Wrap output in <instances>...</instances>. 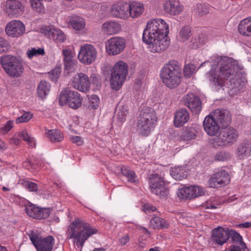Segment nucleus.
<instances>
[{"label":"nucleus","instance_id":"40","mask_svg":"<svg viewBox=\"0 0 251 251\" xmlns=\"http://www.w3.org/2000/svg\"><path fill=\"white\" fill-rule=\"evenodd\" d=\"M191 35V29L189 26H185L182 27L179 33V40L182 42L187 40Z\"/></svg>","mask_w":251,"mask_h":251},{"label":"nucleus","instance_id":"31","mask_svg":"<svg viewBox=\"0 0 251 251\" xmlns=\"http://www.w3.org/2000/svg\"><path fill=\"white\" fill-rule=\"evenodd\" d=\"M69 23L70 25L76 30H81L83 29L85 26V20L79 16L72 17L69 21Z\"/></svg>","mask_w":251,"mask_h":251},{"label":"nucleus","instance_id":"12","mask_svg":"<svg viewBox=\"0 0 251 251\" xmlns=\"http://www.w3.org/2000/svg\"><path fill=\"white\" fill-rule=\"evenodd\" d=\"M25 210L30 217L36 220H44L49 218L52 211V208H41L29 202L25 205Z\"/></svg>","mask_w":251,"mask_h":251},{"label":"nucleus","instance_id":"60","mask_svg":"<svg viewBox=\"0 0 251 251\" xmlns=\"http://www.w3.org/2000/svg\"><path fill=\"white\" fill-rule=\"evenodd\" d=\"M218 204L211 203V200L208 201L206 205L207 208L215 209L217 208Z\"/></svg>","mask_w":251,"mask_h":251},{"label":"nucleus","instance_id":"23","mask_svg":"<svg viewBox=\"0 0 251 251\" xmlns=\"http://www.w3.org/2000/svg\"><path fill=\"white\" fill-rule=\"evenodd\" d=\"M230 182V176L225 170H221L214 174L209 180L210 187L215 188L221 185H226Z\"/></svg>","mask_w":251,"mask_h":251},{"label":"nucleus","instance_id":"26","mask_svg":"<svg viewBox=\"0 0 251 251\" xmlns=\"http://www.w3.org/2000/svg\"><path fill=\"white\" fill-rule=\"evenodd\" d=\"M101 29L107 35H114L121 31V26L118 22L110 21L104 23L101 25Z\"/></svg>","mask_w":251,"mask_h":251},{"label":"nucleus","instance_id":"62","mask_svg":"<svg viewBox=\"0 0 251 251\" xmlns=\"http://www.w3.org/2000/svg\"><path fill=\"white\" fill-rule=\"evenodd\" d=\"M7 149V145L0 139V151H5Z\"/></svg>","mask_w":251,"mask_h":251},{"label":"nucleus","instance_id":"61","mask_svg":"<svg viewBox=\"0 0 251 251\" xmlns=\"http://www.w3.org/2000/svg\"><path fill=\"white\" fill-rule=\"evenodd\" d=\"M229 251H243V249L237 245L231 246Z\"/></svg>","mask_w":251,"mask_h":251},{"label":"nucleus","instance_id":"30","mask_svg":"<svg viewBox=\"0 0 251 251\" xmlns=\"http://www.w3.org/2000/svg\"><path fill=\"white\" fill-rule=\"evenodd\" d=\"M50 89V85L47 81L42 80L37 87L38 96L43 99L49 95Z\"/></svg>","mask_w":251,"mask_h":251},{"label":"nucleus","instance_id":"25","mask_svg":"<svg viewBox=\"0 0 251 251\" xmlns=\"http://www.w3.org/2000/svg\"><path fill=\"white\" fill-rule=\"evenodd\" d=\"M129 18L135 19L140 17L145 10L144 4L138 1H130L128 3Z\"/></svg>","mask_w":251,"mask_h":251},{"label":"nucleus","instance_id":"36","mask_svg":"<svg viewBox=\"0 0 251 251\" xmlns=\"http://www.w3.org/2000/svg\"><path fill=\"white\" fill-rule=\"evenodd\" d=\"M197 131L193 127L186 128L182 133L181 139L183 141H189L195 139Z\"/></svg>","mask_w":251,"mask_h":251},{"label":"nucleus","instance_id":"32","mask_svg":"<svg viewBox=\"0 0 251 251\" xmlns=\"http://www.w3.org/2000/svg\"><path fill=\"white\" fill-rule=\"evenodd\" d=\"M170 175L175 179L181 180L186 177L187 173L184 167H176L172 168Z\"/></svg>","mask_w":251,"mask_h":251},{"label":"nucleus","instance_id":"50","mask_svg":"<svg viewBox=\"0 0 251 251\" xmlns=\"http://www.w3.org/2000/svg\"><path fill=\"white\" fill-rule=\"evenodd\" d=\"M9 44L4 38L0 37V53L6 52L9 48Z\"/></svg>","mask_w":251,"mask_h":251},{"label":"nucleus","instance_id":"29","mask_svg":"<svg viewBox=\"0 0 251 251\" xmlns=\"http://www.w3.org/2000/svg\"><path fill=\"white\" fill-rule=\"evenodd\" d=\"M251 151V141H247L240 144L237 149V156L240 159L249 156Z\"/></svg>","mask_w":251,"mask_h":251},{"label":"nucleus","instance_id":"35","mask_svg":"<svg viewBox=\"0 0 251 251\" xmlns=\"http://www.w3.org/2000/svg\"><path fill=\"white\" fill-rule=\"evenodd\" d=\"M228 239L229 238H231L233 243L235 245H239L242 247L245 246V244L243 241L242 237L235 230L228 228Z\"/></svg>","mask_w":251,"mask_h":251},{"label":"nucleus","instance_id":"44","mask_svg":"<svg viewBox=\"0 0 251 251\" xmlns=\"http://www.w3.org/2000/svg\"><path fill=\"white\" fill-rule=\"evenodd\" d=\"M33 114L29 111H24L22 116L17 118L15 120L16 124L26 123L29 121L33 117Z\"/></svg>","mask_w":251,"mask_h":251},{"label":"nucleus","instance_id":"33","mask_svg":"<svg viewBox=\"0 0 251 251\" xmlns=\"http://www.w3.org/2000/svg\"><path fill=\"white\" fill-rule=\"evenodd\" d=\"M46 134L48 138L51 142H61L64 139L62 132L58 129H54L48 130Z\"/></svg>","mask_w":251,"mask_h":251},{"label":"nucleus","instance_id":"5","mask_svg":"<svg viewBox=\"0 0 251 251\" xmlns=\"http://www.w3.org/2000/svg\"><path fill=\"white\" fill-rule=\"evenodd\" d=\"M160 77L167 87L175 89L181 82V69L177 62H170L161 69Z\"/></svg>","mask_w":251,"mask_h":251},{"label":"nucleus","instance_id":"8","mask_svg":"<svg viewBox=\"0 0 251 251\" xmlns=\"http://www.w3.org/2000/svg\"><path fill=\"white\" fill-rule=\"evenodd\" d=\"M0 63L6 73L10 76H21L24 71L22 61L17 57L5 55L0 58Z\"/></svg>","mask_w":251,"mask_h":251},{"label":"nucleus","instance_id":"59","mask_svg":"<svg viewBox=\"0 0 251 251\" xmlns=\"http://www.w3.org/2000/svg\"><path fill=\"white\" fill-rule=\"evenodd\" d=\"M9 143L10 144L17 146L20 143V140L17 137H13L10 139Z\"/></svg>","mask_w":251,"mask_h":251},{"label":"nucleus","instance_id":"1","mask_svg":"<svg viewBox=\"0 0 251 251\" xmlns=\"http://www.w3.org/2000/svg\"><path fill=\"white\" fill-rule=\"evenodd\" d=\"M212 68L206 75L209 81L222 88L226 85L233 94H237L246 86L245 78L241 76L237 62L227 56H215Z\"/></svg>","mask_w":251,"mask_h":251},{"label":"nucleus","instance_id":"21","mask_svg":"<svg viewBox=\"0 0 251 251\" xmlns=\"http://www.w3.org/2000/svg\"><path fill=\"white\" fill-rule=\"evenodd\" d=\"M89 83L88 76L82 73L75 75L72 80V85L73 87L82 92L89 90Z\"/></svg>","mask_w":251,"mask_h":251},{"label":"nucleus","instance_id":"11","mask_svg":"<svg viewBox=\"0 0 251 251\" xmlns=\"http://www.w3.org/2000/svg\"><path fill=\"white\" fill-rule=\"evenodd\" d=\"M149 183L151 193L160 198H165L168 196L169 190L165 186L163 178L159 175H151L150 177Z\"/></svg>","mask_w":251,"mask_h":251},{"label":"nucleus","instance_id":"48","mask_svg":"<svg viewBox=\"0 0 251 251\" xmlns=\"http://www.w3.org/2000/svg\"><path fill=\"white\" fill-rule=\"evenodd\" d=\"M32 8L38 12H41L44 9V6L41 2V0H29Z\"/></svg>","mask_w":251,"mask_h":251},{"label":"nucleus","instance_id":"15","mask_svg":"<svg viewBox=\"0 0 251 251\" xmlns=\"http://www.w3.org/2000/svg\"><path fill=\"white\" fill-rule=\"evenodd\" d=\"M204 194L202 188L197 186H191L178 189L176 192L177 197L181 200H191Z\"/></svg>","mask_w":251,"mask_h":251},{"label":"nucleus","instance_id":"42","mask_svg":"<svg viewBox=\"0 0 251 251\" xmlns=\"http://www.w3.org/2000/svg\"><path fill=\"white\" fill-rule=\"evenodd\" d=\"M121 172L124 176L128 178L129 181L131 182H135L136 181V176L133 171L124 167L121 169Z\"/></svg>","mask_w":251,"mask_h":251},{"label":"nucleus","instance_id":"45","mask_svg":"<svg viewBox=\"0 0 251 251\" xmlns=\"http://www.w3.org/2000/svg\"><path fill=\"white\" fill-rule=\"evenodd\" d=\"M230 156L229 153L224 151H222L216 153L214 156V158L216 161H226L230 159Z\"/></svg>","mask_w":251,"mask_h":251},{"label":"nucleus","instance_id":"20","mask_svg":"<svg viewBox=\"0 0 251 251\" xmlns=\"http://www.w3.org/2000/svg\"><path fill=\"white\" fill-rule=\"evenodd\" d=\"M228 228L218 226L212 230L211 241L215 244L223 246L228 240Z\"/></svg>","mask_w":251,"mask_h":251},{"label":"nucleus","instance_id":"7","mask_svg":"<svg viewBox=\"0 0 251 251\" xmlns=\"http://www.w3.org/2000/svg\"><path fill=\"white\" fill-rule=\"evenodd\" d=\"M128 73V66L126 62L119 60L113 66L111 73L110 84L113 90H119L125 81Z\"/></svg>","mask_w":251,"mask_h":251},{"label":"nucleus","instance_id":"57","mask_svg":"<svg viewBox=\"0 0 251 251\" xmlns=\"http://www.w3.org/2000/svg\"><path fill=\"white\" fill-rule=\"evenodd\" d=\"M129 241V237L127 235H125L119 240L120 244L122 246L125 245Z\"/></svg>","mask_w":251,"mask_h":251},{"label":"nucleus","instance_id":"47","mask_svg":"<svg viewBox=\"0 0 251 251\" xmlns=\"http://www.w3.org/2000/svg\"><path fill=\"white\" fill-rule=\"evenodd\" d=\"M23 185L29 191L36 192L37 191L38 187L36 183L26 180H22Z\"/></svg>","mask_w":251,"mask_h":251},{"label":"nucleus","instance_id":"53","mask_svg":"<svg viewBox=\"0 0 251 251\" xmlns=\"http://www.w3.org/2000/svg\"><path fill=\"white\" fill-rule=\"evenodd\" d=\"M71 141L73 143H75L78 146H81L83 144V140L80 136H74L71 138Z\"/></svg>","mask_w":251,"mask_h":251},{"label":"nucleus","instance_id":"54","mask_svg":"<svg viewBox=\"0 0 251 251\" xmlns=\"http://www.w3.org/2000/svg\"><path fill=\"white\" fill-rule=\"evenodd\" d=\"M175 218L176 220H178L179 219H190L192 218V217L191 216L190 214L186 212H183L181 213L176 214Z\"/></svg>","mask_w":251,"mask_h":251},{"label":"nucleus","instance_id":"6","mask_svg":"<svg viewBox=\"0 0 251 251\" xmlns=\"http://www.w3.org/2000/svg\"><path fill=\"white\" fill-rule=\"evenodd\" d=\"M157 118L151 108H143L140 112L137 122V131L139 135L148 136L152 131L157 124Z\"/></svg>","mask_w":251,"mask_h":251},{"label":"nucleus","instance_id":"13","mask_svg":"<svg viewBox=\"0 0 251 251\" xmlns=\"http://www.w3.org/2000/svg\"><path fill=\"white\" fill-rule=\"evenodd\" d=\"M97 56L96 48L90 44H85L80 47L78 59L85 65H90L95 61Z\"/></svg>","mask_w":251,"mask_h":251},{"label":"nucleus","instance_id":"39","mask_svg":"<svg viewBox=\"0 0 251 251\" xmlns=\"http://www.w3.org/2000/svg\"><path fill=\"white\" fill-rule=\"evenodd\" d=\"M207 38L204 34H201L197 36L193 37L191 40L192 47L193 48H197L201 44H204Z\"/></svg>","mask_w":251,"mask_h":251},{"label":"nucleus","instance_id":"37","mask_svg":"<svg viewBox=\"0 0 251 251\" xmlns=\"http://www.w3.org/2000/svg\"><path fill=\"white\" fill-rule=\"evenodd\" d=\"M17 137L26 141L30 147L33 148L35 146L34 138L29 136L26 131L23 130L18 132L17 133Z\"/></svg>","mask_w":251,"mask_h":251},{"label":"nucleus","instance_id":"22","mask_svg":"<svg viewBox=\"0 0 251 251\" xmlns=\"http://www.w3.org/2000/svg\"><path fill=\"white\" fill-rule=\"evenodd\" d=\"M112 15L117 18L127 20L129 18L128 3L126 2H118L112 5Z\"/></svg>","mask_w":251,"mask_h":251},{"label":"nucleus","instance_id":"34","mask_svg":"<svg viewBox=\"0 0 251 251\" xmlns=\"http://www.w3.org/2000/svg\"><path fill=\"white\" fill-rule=\"evenodd\" d=\"M100 102L98 96L93 95L88 97L87 99L85 100L84 105L90 109H96L99 106Z\"/></svg>","mask_w":251,"mask_h":251},{"label":"nucleus","instance_id":"52","mask_svg":"<svg viewBox=\"0 0 251 251\" xmlns=\"http://www.w3.org/2000/svg\"><path fill=\"white\" fill-rule=\"evenodd\" d=\"M14 126V122L12 120L7 121L4 126L2 128V130L5 133L9 132Z\"/></svg>","mask_w":251,"mask_h":251},{"label":"nucleus","instance_id":"19","mask_svg":"<svg viewBox=\"0 0 251 251\" xmlns=\"http://www.w3.org/2000/svg\"><path fill=\"white\" fill-rule=\"evenodd\" d=\"M25 26L23 23L18 20H12L6 25V34L11 37H18L25 32Z\"/></svg>","mask_w":251,"mask_h":251},{"label":"nucleus","instance_id":"56","mask_svg":"<svg viewBox=\"0 0 251 251\" xmlns=\"http://www.w3.org/2000/svg\"><path fill=\"white\" fill-rule=\"evenodd\" d=\"M143 210L145 212H148L150 211H154L156 210L155 207L150 205L149 204H147L144 205Z\"/></svg>","mask_w":251,"mask_h":251},{"label":"nucleus","instance_id":"55","mask_svg":"<svg viewBox=\"0 0 251 251\" xmlns=\"http://www.w3.org/2000/svg\"><path fill=\"white\" fill-rule=\"evenodd\" d=\"M64 57V61L72 59L71 51L68 49H64L62 51Z\"/></svg>","mask_w":251,"mask_h":251},{"label":"nucleus","instance_id":"17","mask_svg":"<svg viewBox=\"0 0 251 251\" xmlns=\"http://www.w3.org/2000/svg\"><path fill=\"white\" fill-rule=\"evenodd\" d=\"M162 7L165 13L171 16H177L184 9L179 0H164Z\"/></svg>","mask_w":251,"mask_h":251},{"label":"nucleus","instance_id":"63","mask_svg":"<svg viewBox=\"0 0 251 251\" xmlns=\"http://www.w3.org/2000/svg\"><path fill=\"white\" fill-rule=\"evenodd\" d=\"M91 81L93 82V83L95 84H97L99 82V78L96 76L95 74L93 75L90 78Z\"/></svg>","mask_w":251,"mask_h":251},{"label":"nucleus","instance_id":"14","mask_svg":"<svg viewBox=\"0 0 251 251\" xmlns=\"http://www.w3.org/2000/svg\"><path fill=\"white\" fill-rule=\"evenodd\" d=\"M125 40L120 37H113L105 43L106 52L110 55H116L121 53L125 49Z\"/></svg>","mask_w":251,"mask_h":251},{"label":"nucleus","instance_id":"38","mask_svg":"<svg viewBox=\"0 0 251 251\" xmlns=\"http://www.w3.org/2000/svg\"><path fill=\"white\" fill-rule=\"evenodd\" d=\"M116 117L118 121L121 123H124L126 119V117L128 114V110L127 108L125 107H119L116 110Z\"/></svg>","mask_w":251,"mask_h":251},{"label":"nucleus","instance_id":"28","mask_svg":"<svg viewBox=\"0 0 251 251\" xmlns=\"http://www.w3.org/2000/svg\"><path fill=\"white\" fill-rule=\"evenodd\" d=\"M238 30L244 36H251V17L245 18L240 22L238 25Z\"/></svg>","mask_w":251,"mask_h":251},{"label":"nucleus","instance_id":"2","mask_svg":"<svg viewBox=\"0 0 251 251\" xmlns=\"http://www.w3.org/2000/svg\"><path fill=\"white\" fill-rule=\"evenodd\" d=\"M231 121V116L226 110L216 109L206 116L203 122V126L206 133L214 136L210 140L215 148H224L236 140L238 134L232 127L223 128L220 132V123L223 126L228 125Z\"/></svg>","mask_w":251,"mask_h":251},{"label":"nucleus","instance_id":"9","mask_svg":"<svg viewBox=\"0 0 251 251\" xmlns=\"http://www.w3.org/2000/svg\"><path fill=\"white\" fill-rule=\"evenodd\" d=\"M28 235L37 251H52L55 242L52 236L49 235L43 238L32 230L30 231Z\"/></svg>","mask_w":251,"mask_h":251},{"label":"nucleus","instance_id":"64","mask_svg":"<svg viewBox=\"0 0 251 251\" xmlns=\"http://www.w3.org/2000/svg\"><path fill=\"white\" fill-rule=\"evenodd\" d=\"M54 72H55V75H56V77L58 76L59 75V74H60V71H59V69H57L54 70L52 72V73L53 74H54Z\"/></svg>","mask_w":251,"mask_h":251},{"label":"nucleus","instance_id":"24","mask_svg":"<svg viewBox=\"0 0 251 251\" xmlns=\"http://www.w3.org/2000/svg\"><path fill=\"white\" fill-rule=\"evenodd\" d=\"M24 9L25 7L19 1L7 0L5 11L8 15L17 17L23 13Z\"/></svg>","mask_w":251,"mask_h":251},{"label":"nucleus","instance_id":"10","mask_svg":"<svg viewBox=\"0 0 251 251\" xmlns=\"http://www.w3.org/2000/svg\"><path fill=\"white\" fill-rule=\"evenodd\" d=\"M59 103L61 105L68 104L69 107L76 109L82 104V98L80 94L76 91L64 89L59 96Z\"/></svg>","mask_w":251,"mask_h":251},{"label":"nucleus","instance_id":"18","mask_svg":"<svg viewBox=\"0 0 251 251\" xmlns=\"http://www.w3.org/2000/svg\"><path fill=\"white\" fill-rule=\"evenodd\" d=\"M40 32L47 37L53 39L56 43H63L66 39V35L61 29L50 26H43L40 29Z\"/></svg>","mask_w":251,"mask_h":251},{"label":"nucleus","instance_id":"43","mask_svg":"<svg viewBox=\"0 0 251 251\" xmlns=\"http://www.w3.org/2000/svg\"><path fill=\"white\" fill-rule=\"evenodd\" d=\"M150 226L154 229L167 228L169 223L167 221H150Z\"/></svg>","mask_w":251,"mask_h":251},{"label":"nucleus","instance_id":"16","mask_svg":"<svg viewBox=\"0 0 251 251\" xmlns=\"http://www.w3.org/2000/svg\"><path fill=\"white\" fill-rule=\"evenodd\" d=\"M183 104L195 114H199L202 109V102L199 97L193 93H188L182 98Z\"/></svg>","mask_w":251,"mask_h":251},{"label":"nucleus","instance_id":"51","mask_svg":"<svg viewBox=\"0 0 251 251\" xmlns=\"http://www.w3.org/2000/svg\"><path fill=\"white\" fill-rule=\"evenodd\" d=\"M198 14L200 16H201L204 15L208 13L209 10L207 7L203 4H198L197 5Z\"/></svg>","mask_w":251,"mask_h":251},{"label":"nucleus","instance_id":"27","mask_svg":"<svg viewBox=\"0 0 251 251\" xmlns=\"http://www.w3.org/2000/svg\"><path fill=\"white\" fill-rule=\"evenodd\" d=\"M190 119L189 112L184 109L176 111L175 114L174 123L176 127H180L184 126Z\"/></svg>","mask_w":251,"mask_h":251},{"label":"nucleus","instance_id":"4","mask_svg":"<svg viewBox=\"0 0 251 251\" xmlns=\"http://www.w3.org/2000/svg\"><path fill=\"white\" fill-rule=\"evenodd\" d=\"M98 230L84 221H73L68 226L66 232L69 239H73L78 247H83L85 242Z\"/></svg>","mask_w":251,"mask_h":251},{"label":"nucleus","instance_id":"41","mask_svg":"<svg viewBox=\"0 0 251 251\" xmlns=\"http://www.w3.org/2000/svg\"><path fill=\"white\" fill-rule=\"evenodd\" d=\"M44 50L42 48L35 49L31 48L27 50L26 54L29 59H32L34 56L43 55L45 54Z\"/></svg>","mask_w":251,"mask_h":251},{"label":"nucleus","instance_id":"58","mask_svg":"<svg viewBox=\"0 0 251 251\" xmlns=\"http://www.w3.org/2000/svg\"><path fill=\"white\" fill-rule=\"evenodd\" d=\"M237 227L239 228H249L251 227V222H247L245 223L238 224L236 226Z\"/></svg>","mask_w":251,"mask_h":251},{"label":"nucleus","instance_id":"49","mask_svg":"<svg viewBox=\"0 0 251 251\" xmlns=\"http://www.w3.org/2000/svg\"><path fill=\"white\" fill-rule=\"evenodd\" d=\"M195 71V67L193 64L185 65L183 69L184 75L186 77H190Z\"/></svg>","mask_w":251,"mask_h":251},{"label":"nucleus","instance_id":"3","mask_svg":"<svg viewBox=\"0 0 251 251\" xmlns=\"http://www.w3.org/2000/svg\"><path fill=\"white\" fill-rule=\"evenodd\" d=\"M169 32V25L164 20L152 19L147 23L143 31L142 40L148 45L151 52H161L170 45Z\"/></svg>","mask_w":251,"mask_h":251},{"label":"nucleus","instance_id":"46","mask_svg":"<svg viewBox=\"0 0 251 251\" xmlns=\"http://www.w3.org/2000/svg\"><path fill=\"white\" fill-rule=\"evenodd\" d=\"M64 66L65 70H67L68 72H74L76 68L77 61L72 59L64 61Z\"/></svg>","mask_w":251,"mask_h":251}]
</instances>
